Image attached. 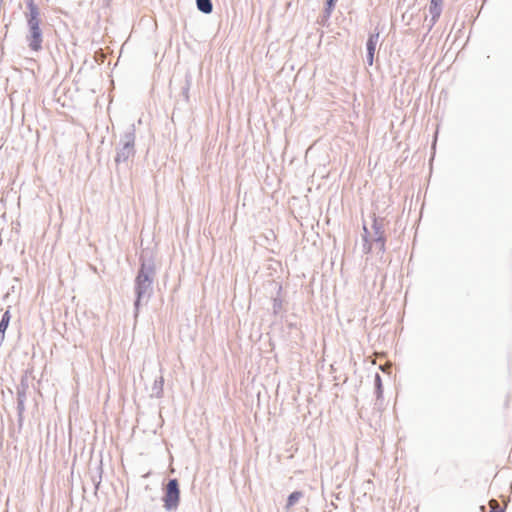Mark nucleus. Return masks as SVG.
Returning <instances> with one entry per match:
<instances>
[{"label":"nucleus","mask_w":512,"mask_h":512,"mask_svg":"<svg viewBox=\"0 0 512 512\" xmlns=\"http://www.w3.org/2000/svg\"><path fill=\"white\" fill-rule=\"evenodd\" d=\"M363 231H364V234L362 236L363 237V241L367 242V241H369V231H368V229H367V227L365 225L363 226Z\"/></svg>","instance_id":"nucleus-24"},{"label":"nucleus","mask_w":512,"mask_h":512,"mask_svg":"<svg viewBox=\"0 0 512 512\" xmlns=\"http://www.w3.org/2000/svg\"><path fill=\"white\" fill-rule=\"evenodd\" d=\"M164 378L162 376L156 378L151 388L150 397L161 398L163 396Z\"/></svg>","instance_id":"nucleus-8"},{"label":"nucleus","mask_w":512,"mask_h":512,"mask_svg":"<svg viewBox=\"0 0 512 512\" xmlns=\"http://www.w3.org/2000/svg\"><path fill=\"white\" fill-rule=\"evenodd\" d=\"M337 0H326L325 9H324V17L328 19L331 16L332 11L335 8Z\"/></svg>","instance_id":"nucleus-15"},{"label":"nucleus","mask_w":512,"mask_h":512,"mask_svg":"<svg viewBox=\"0 0 512 512\" xmlns=\"http://www.w3.org/2000/svg\"><path fill=\"white\" fill-rule=\"evenodd\" d=\"M372 229L374 231V237L385 236L383 219L377 218L374 216L373 223H372Z\"/></svg>","instance_id":"nucleus-11"},{"label":"nucleus","mask_w":512,"mask_h":512,"mask_svg":"<svg viewBox=\"0 0 512 512\" xmlns=\"http://www.w3.org/2000/svg\"><path fill=\"white\" fill-rule=\"evenodd\" d=\"M11 320V314L9 310H6L0 320V346H2L4 339H5V333L9 326Z\"/></svg>","instance_id":"nucleus-6"},{"label":"nucleus","mask_w":512,"mask_h":512,"mask_svg":"<svg viewBox=\"0 0 512 512\" xmlns=\"http://www.w3.org/2000/svg\"><path fill=\"white\" fill-rule=\"evenodd\" d=\"M163 507L166 511H176L180 503V485L176 478H170L163 487Z\"/></svg>","instance_id":"nucleus-4"},{"label":"nucleus","mask_w":512,"mask_h":512,"mask_svg":"<svg viewBox=\"0 0 512 512\" xmlns=\"http://www.w3.org/2000/svg\"><path fill=\"white\" fill-rule=\"evenodd\" d=\"M156 276L155 262L152 257H140V267L134 280V316L138 317L142 303H148L153 294V283Z\"/></svg>","instance_id":"nucleus-1"},{"label":"nucleus","mask_w":512,"mask_h":512,"mask_svg":"<svg viewBox=\"0 0 512 512\" xmlns=\"http://www.w3.org/2000/svg\"><path fill=\"white\" fill-rule=\"evenodd\" d=\"M373 242L377 245L379 252H381V253L385 252V243H386L385 236L374 237Z\"/></svg>","instance_id":"nucleus-17"},{"label":"nucleus","mask_w":512,"mask_h":512,"mask_svg":"<svg viewBox=\"0 0 512 512\" xmlns=\"http://www.w3.org/2000/svg\"><path fill=\"white\" fill-rule=\"evenodd\" d=\"M196 6L197 9L204 14H210L213 11L211 0H196Z\"/></svg>","instance_id":"nucleus-10"},{"label":"nucleus","mask_w":512,"mask_h":512,"mask_svg":"<svg viewBox=\"0 0 512 512\" xmlns=\"http://www.w3.org/2000/svg\"><path fill=\"white\" fill-rule=\"evenodd\" d=\"M374 387H375V394L377 399L383 398V384H382V378L379 373L375 374L374 377Z\"/></svg>","instance_id":"nucleus-12"},{"label":"nucleus","mask_w":512,"mask_h":512,"mask_svg":"<svg viewBox=\"0 0 512 512\" xmlns=\"http://www.w3.org/2000/svg\"><path fill=\"white\" fill-rule=\"evenodd\" d=\"M24 411H25V401H17L18 423H19L20 426L23 423Z\"/></svg>","instance_id":"nucleus-16"},{"label":"nucleus","mask_w":512,"mask_h":512,"mask_svg":"<svg viewBox=\"0 0 512 512\" xmlns=\"http://www.w3.org/2000/svg\"><path fill=\"white\" fill-rule=\"evenodd\" d=\"M302 496H303V494L301 491H294L291 494H289V496L287 498L286 507L290 508V507L294 506Z\"/></svg>","instance_id":"nucleus-13"},{"label":"nucleus","mask_w":512,"mask_h":512,"mask_svg":"<svg viewBox=\"0 0 512 512\" xmlns=\"http://www.w3.org/2000/svg\"><path fill=\"white\" fill-rule=\"evenodd\" d=\"M283 301L280 297L273 298V314L277 315L282 309Z\"/></svg>","instance_id":"nucleus-18"},{"label":"nucleus","mask_w":512,"mask_h":512,"mask_svg":"<svg viewBox=\"0 0 512 512\" xmlns=\"http://www.w3.org/2000/svg\"><path fill=\"white\" fill-rule=\"evenodd\" d=\"M442 3L443 0H431L429 6V13L431 15V24L432 27L439 19L442 13Z\"/></svg>","instance_id":"nucleus-5"},{"label":"nucleus","mask_w":512,"mask_h":512,"mask_svg":"<svg viewBox=\"0 0 512 512\" xmlns=\"http://www.w3.org/2000/svg\"><path fill=\"white\" fill-rule=\"evenodd\" d=\"M29 386H28V380L26 377H22L20 384L17 386V390L25 391L27 392Z\"/></svg>","instance_id":"nucleus-20"},{"label":"nucleus","mask_w":512,"mask_h":512,"mask_svg":"<svg viewBox=\"0 0 512 512\" xmlns=\"http://www.w3.org/2000/svg\"><path fill=\"white\" fill-rule=\"evenodd\" d=\"M489 504L491 506V510L489 512H505V508L498 507V503L496 500H490Z\"/></svg>","instance_id":"nucleus-19"},{"label":"nucleus","mask_w":512,"mask_h":512,"mask_svg":"<svg viewBox=\"0 0 512 512\" xmlns=\"http://www.w3.org/2000/svg\"><path fill=\"white\" fill-rule=\"evenodd\" d=\"M135 138V126L132 124L120 139L121 146L117 149L115 156L116 164L124 163L130 157L134 156Z\"/></svg>","instance_id":"nucleus-3"},{"label":"nucleus","mask_w":512,"mask_h":512,"mask_svg":"<svg viewBox=\"0 0 512 512\" xmlns=\"http://www.w3.org/2000/svg\"><path fill=\"white\" fill-rule=\"evenodd\" d=\"M374 55H375V53L366 52V62L368 64V66H372L373 65Z\"/></svg>","instance_id":"nucleus-21"},{"label":"nucleus","mask_w":512,"mask_h":512,"mask_svg":"<svg viewBox=\"0 0 512 512\" xmlns=\"http://www.w3.org/2000/svg\"><path fill=\"white\" fill-rule=\"evenodd\" d=\"M192 84V76L190 73H186L185 75V86L182 88V95L186 101L189 100V90Z\"/></svg>","instance_id":"nucleus-14"},{"label":"nucleus","mask_w":512,"mask_h":512,"mask_svg":"<svg viewBox=\"0 0 512 512\" xmlns=\"http://www.w3.org/2000/svg\"><path fill=\"white\" fill-rule=\"evenodd\" d=\"M27 11L24 13L28 32L25 40L29 49L33 52L42 50L43 33L40 28V9L34 0H26Z\"/></svg>","instance_id":"nucleus-2"},{"label":"nucleus","mask_w":512,"mask_h":512,"mask_svg":"<svg viewBox=\"0 0 512 512\" xmlns=\"http://www.w3.org/2000/svg\"><path fill=\"white\" fill-rule=\"evenodd\" d=\"M107 4L110 2V0H106Z\"/></svg>","instance_id":"nucleus-26"},{"label":"nucleus","mask_w":512,"mask_h":512,"mask_svg":"<svg viewBox=\"0 0 512 512\" xmlns=\"http://www.w3.org/2000/svg\"><path fill=\"white\" fill-rule=\"evenodd\" d=\"M372 250V244L370 241L364 242L363 244V251L364 253H370Z\"/></svg>","instance_id":"nucleus-23"},{"label":"nucleus","mask_w":512,"mask_h":512,"mask_svg":"<svg viewBox=\"0 0 512 512\" xmlns=\"http://www.w3.org/2000/svg\"><path fill=\"white\" fill-rule=\"evenodd\" d=\"M26 393L27 392H25V391L17 390V401H26V399H27Z\"/></svg>","instance_id":"nucleus-22"},{"label":"nucleus","mask_w":512,"mask_h":512,"mask_svg":"<svg viewBox=\"0 0 512 512\" xmlns=\"http://www.w3.org/2000/svg\"><path fill=\"white\" fill-rule=\"evenodd\" d=\"M102 473H103L102 462L100 461V463L97 465L95 471L90 472V474H91L90 478H91L92 484L94 486L95 495L97 494V491H98L101 481H102Z\"/></svg>","instance_id":"nucleus-7"},{"label":"nucleus","mask_w":512,"mask_h":512,"mask_svg":"<svg viewBox=\"0 0 512 512\" xmlns=\"http://www.w3.org/2000/svg\"><path fill=\"white\" fill-rule=\"evenodd\" d=\"M379 40V32L375 31L370 33L366 42V52L375 53L376 46Z\"/></svg>","instance_id":"nucleus-9"},{"label":"nucleus","mask_w":512,"mask_h":512,"mask_svg":"<svg viewBox=\"0 0 512 512\" xmlns=\"http://www.w3.org/2000/svg\"><path fill=\"white\" fill-rule=\"evenodd\" d=\"M295 326H296V325H295V324H293V323H288V327H289V328H294Z\"/></svg>","instance_id":"nucleus-25"}]
</instances>
